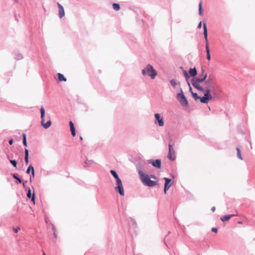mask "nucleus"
I'll return each mask as SVG.
<instances>
[{"label":"nucleus","mask_w":255,"mask_h":255,"mask_svg":"<svg viewBox=\"0 0 255 255\" xmlns=\"http://www.w3.org/2000/svg\"><path fill=\"white\" fill-rule=\"evenodd\" d=\"M117 182V186L115 187V189L116 191H118L119 194L124 196L125 195L124 187L123 186L122 182L121 180H118Z\"/></svg>","instance_id":"nucleus-8"},{"label":"nucleus","mask_w":255,"mask_h":255,"mask_svg":"<svg viewBox=\"0 0 255 255\" xmlns=\"http://www.w3.org/2000/svg\"><path fill=\"white\" fill-rule=\"evenodd\" d=\"M212 231L213 232H215V233H217L218 231V229H217V228H213L212 229Z\"/></svg>","instance_id":"nucleus-33"},{"label":"nucleus","mask_w":255,"mask_h":255,"mask_svg":"<svg viewBox=\"0 0 255 255\" xmlns=\"http://www.w3.org/2000/svg\"><path fill=\"white\" fill-rule=\"evenodd\" d=\"M23 186H25V184H24V183H23Z\"/></svg>","instance_id":"nucleus-40"},{"label":"nucleus","mask_w":255,"mask_h":255,"mask_svg":"<svg viewBox=\"0 0 255 255\" xmlns=\"http://www.w3.org/2000/svg\"><path fill=\"white\" fill-rule=\"evenodd\" d=\"M189 73L191 76L194 77L197 75V70L195 68H190L189 70Z\"/></svg>","instance_id":"nucleus-16"},{"label":"nucleus","mask_w":255,"mask_h":255,"mask_svg":"<svg viewBox=\"0 0 255 255\" xmlns=\"http://www.w3.org/2000/svg\"><path fill=\"white\" fill-rule=\"evenodd\" d=\"M58 80L59 81H66V79L64 77V76L61 73H58Z\"/></svg>","instance_id":"nucleus-20"},{"label":"nucleus","mask_w":255,"mask_h":255,"mask_svg":"<svg viewBox=\"0 0 255 255\" xmlns=\"http://www.w3.org/2000/svg\"><path fill=\"white\" fill-rule=\"evenodd\" d=\"M184 76H185V77L186 78V81H187V84H188V86L190 87V91L191 92L192 91V88L190 87V85L189 82L187 81L188 79L189 78V76L188 73H187V72L185 71H184Z\"/></svg>","instance_id":"nucleus-19"},{"label":"nucleus","mask_w":255,"mask_h":255,"mask_svg":"<svg viewBox=\"0 0 255 255\" xmlns=\"http://www.w3.org/2000/svg\"><path fill=\"white\" fill-rule=\"evenodd\" d=\"M205 93L202 97H201L198 95L197 93L192 92V97L194 98L195 101L200 100V101L202 103L207 104L212 99V93L210 91V90L207 89L204 90Z\"/></svg>","instance_id":"nucleus-2"},{"label":"nucleus","mask_w":255,"mask_h":255,"mask_svg":"<svg viewBox=\"0 0 255 255\" xmlns=\"http://www.w3.org/2000/svg\"><path fill=\"white\" fill-rule=\"evenodd\" d=\"M25 161L26 164L28 163V150L27 149L25 150Z\"/></svg>","instance_id":"nucleus-23"},{"label":"nucleus","mask_w":255,"mask_h":255,"mask_svg":"<svg viewBox=\"0 0 255 255\" xmlns=\"http://www.w3.org/2000/svg\"><path fill=\"white\" fill-rule=\"evenodd\" d=\"M211 210L213 211V212H214L215 210V207H213L211 209Z\"/></svg>","instance_id":"nucleus-37"},{"label":"nucleus","mask_w":255,"mask_h":255,"mask_svg":"<svg viewBox=\"0 0 255 255\" xmlns=\"http://www.w3.org/2000/svg\"><path fill=\"white\" fill-rule=\"evenodd\" d=\"M13 143V139H10L8 141V143Z\"/></svg>","instance_id":"nucleus-35"},{"label":"nucleus","mask_w":255,"mask_h":255,"mask_svg":"<svg viewBox=\"0 0 255 255\" xmlns=\"http://www.w3.org/2000/svg\"><path fill=\"white\" fill-rule=\"evenodd\" d=\"M151 177L152 178L155 179V177L153 175H151Z\"/></svg>","instance_id":"nucleus-38"},{"label":"nucleus","mask_w":255,"mask_h":255,"mask_svg":"<svg viewBox=\"0 0 255 255\" xmlns=\"http://www.w3.org/2000/svg\"><path fill=\"white\" fill-rule=\"evenodd\" d=\"M23 143H26V136L25 133L22 134Z\"/></svg>","instance_id":"nucleus-27"},{"label":"nucleus","mask_w":255,"mask_h":255,"mask_svg":"<svg viewBox=\"0 0 255 255\" xmlns=\"http://www.w3.org/2000/svg\"><path fill=\"white\" fill-rule=\"evenodd\" d=\"M30 171H31L32 176L33 177L34 175V170L33 167L32 165H30L28 167L26 172L27 173H29Z\"/></svg>","instance_id":"nucleus-17"},{"label":"nucleus","mask_w":255,"mask_h":255,"mask_svg":"<svg viewBox=\"0 0 255 255\" xmlns=\"http://www.w3.org/2000/svg\"><path fill=\"white\" fill-rule=\"evenodd\" d=\"M142 73L143 75H147L150 76L152 79H154L157 75L156 71L150 64H148L146 68L142 70Z\"/></svg>","instance_id":"nucleus-4"},{"label":"nucleus","mask_w":255,"mask_h":255,"mask_svg":"<svg viewBox=\"0 0 255 255\" xmlns=\"http://www.w3.org/2000/svg\"><path fill=\"white\" fill-rule=\"evenodd\" d=\"M13 178H15V179H16V180L18 181V182H19V183H21L22 182L21 180L19 177H18L16 176V174H14L13 175Z\"/></svg>","instance_id":"nucleus-26"},{"label":"nucleus","mask_w":255,"mask_h":255,"mask_svg":"<svg viewBox=\"0 0 255 255\" xmlns=\"http://www.w3.org/2000/svg\"><path fill=\"white\" fill-rule=\"evenodd\" d=\"M204 28V36L206 40V50L207 52V59L209 61L210 60V49L208 45V38H207V28L206 23H203Z\"/></svg>","instance_id":"nucleus-6"},{"label":"nucleus","mask_w":255,"mask_h":255,"mask_svg":"<svg viewBox=\"0 0 255 255\" xmlns=\"http://www.w3.org/2000/svg\"><path fill=\"white\" fill-rule=\"evenodd\" d=\"M69 126H70V130L71 131V134H72V136H75L76 135L75 129L74 128V124L72 122H71V121L70 122Z\"/></svg>","instance_id":"nucleus-13"},{"label":"nucleus","mask_w":255,"mask_h":255,"mask_svg":"<svg viewBox=\"0 0 255 255\" xmlns=\"http://www.w3.org/2000/svg\"><path fill=\"white\" fill-rule=\"evenodd\" d=\"M237 156H238V158H240V159H242L240 150L239 149V148H237Z\"/></svg>","instance_id":"nucleus-25"},{"label":"nucleus","mask_w":255,"mask_h":255,"mask_svg":"<svg viewBox=\"0 0 255 255\" xmlns=\"http://www.w3.org/2000/svg\"><path fill=\"white\" fill-rule=\"evenodd\" d=\"M31 201L34 204H35L34 193L33 194V195L31 197Z\"/></svg>","instance_id":"nucleus-32"},{"label":"nucleus","mask_w":255,"mask_h":255,"mask_svg":"<svg viewBox=\"0 0 255 255\" xmlns=\"http://www.w3.org/2000/svg\"><path fill=\"white\" fill-rule=\"evenodd\" d=\"M199 14L201 16H203V15L201 1L200 2L199 4Z\"/></svg>","instance_id":"nucleus-22"},{"label":"nucleus","mask_w":255,"mask_h":255,"mask_svg":"<svg viewBox=\"0 0 255 255\" xmlns=\"http://www.w3.org/2000/svg\"><path fill=\"white\" fill-rule=\"evenodd\" d=\"M113 8L115 10H118L120 9V5L118 3H114L113 4Z\"/></svg>","instance_id":"nucleus-24"},{"label":"nucleus","mask_w":255,"mask_h":255,"mask_svg":"<svg viewBox=\"0 0 255 255\" xmlns=\"http://www.w3.org/2000/svg\"><path fill=\"white\" fill-rule=\"evenodd\" d=\"M110 172L112 174V175L116 178V181H117L118 180H121L115 171L111 170Z\"/></svg>","instance_id":"nucleus-18"},{"label":"nucleus","mask_w":255,"mask_h":255,"mask_svg":"<svg viewBox=\"0 0 255 255\" xmlns=\"http://www.w3.org/2000/svg\"><path fill=\"white\" fill-rule=\"evenodd\" d=\"M80 139H81V140L83 139L82 137H81V136L80 137Z\"/></svg>","instance_id":"nucleus-39"},{"label":"nucleus","mask_w":255,"mask_h":255,"mask_svg":"<svg viewBox=\"0 0 255 255\" xmlns=\"http://www.w3.org/2000/svg\"><path fill=\"white\" fill-rule=\"evenodd\" d=\"M201 26H202V22H201V21H200V22H199V23L198 24V28L200 29V28H201Z\"/></svg>","instance_id":"nucleus-34"},{"label":"nucleus","mask_w":255,"mask_h":255,"mask_svg":"<svg viewBox=\"0 0 255 255\" xmlns=\"http://www.w3.org/2000/svg\"><path fill=\"white\" fill-rule=\"evenodd\" d=\"M164 180L165 181L164 184V191L165 194H166L167 190H168V189L171 185V184L170 183L171 181V180L166 177L164 178Z\"/></svg>","instance_id":"nucleus-10"},{"label":"nucleus","mask_w":255,"mask_h":255,"mask_svg":"<svg viewBox=\"0 0 255 255\" xmlns=\"http://www.w3.org/2000/svg\"><path fill=\"white\" fill-rule=\"evenodd\" d=\"M27 196L29 198H30L32 197L31 193V191H30V189L28 190V192L27 194Z\"/></svg>","instance_id":"nucleus-31"},{"label":"nucleus","mask_w":255,"mask_h":255,"mask_svg":"<svg viewBox=\"0 0 255 255\" xmlns=\"http://www.w3.org/2000/svg\"><path fill=\"white\" fill-rule=\"evenodd\" d=\"M20 227H19L13 228V231L15 233H17L20 230Z\"/></svg>","instance_id":"nucleus-29"},{"label":"nucleus","mask_w":255,"mask_h":255,"mask_svg":"<svg viewBox=\"0 0 255 255\" xmlns=\"http://www.w3.org/2000/svg\"><path fill=\"white\" fill-rule=\"evenodd\" d=\"M94 163L93 160H87L85 161V163H86V164H89V165H90V164H92V163Z\"/></svg>","instance_id":"nucleus-30"},{"label":"nucleus","mask_w":255,"mask_h":255,"mask_svg":"<svg viewBox=\"0 0 255 255\" xmlns=\"http://www.w3.org/2000/svg\"><path fill=\"white\" fill-rule=\"evenodd\" d=\"M152 164L154 167L160 168L161 167V161L159 159H156L152 162Z\"/></svg>","instance_id":"nucleus-14"},{"label":"nucleus","mask_w":255,"mask_h":255,"mask_svg":"<svg viewBox=\"0 0 255 255\" xmlns=\"http://www.w3.org/2000/svg\"><path fill=\"white\" fill-rule=\"evenodd\" d=\"M57 5H58V7L59 8V17L60 18H62L65 15L64 8L59 3H57Z\"/></svg>","instance_id":"nucleus-12"},{"label":"nucleus","mask_w":255,"mask_h":255,"mask_svg":"<svg viewBox=\"0 0 255 255\" xmlns=\"http://www.w3.org/2000/svg\"><path fill=\"white\" fill-rule=\"evenodd\" d=\"M43 255H46L45 253H43Z\"/></svg>","instance_id":"nucleus-41"},{"label":"nucleus","mask_w":255,"mask_h":255,"mask_svg":"<svg viewBox=\"0 0 255 255\" xmlns=\"http://www.w3.org/2000/svg\"><path fill=\"white\" fill-rule=\"evenodd\" d=\"M199 77H202V69L201 70V73L199 74Z\"/></svg>","instance_id":"nucleus-36"},{"label":"nucleus","mask_w":255,"mask_h":255,"mask_svg":"<svg viewBox=\"0 0 255 255\" xmlns=\"http://www.w3.org/2000/svg\"><path fill=\"white\" fill-rule=\"evenodd\" d=\"M138 174L140 179L144 185L149 187H153L156 184V182L151 180L149 176L145 174L141 170H139Z\"/></svg>","instance_id":"nucleus-3"},{"label":"nucleus","mask_w":255,"mask_h":255,"mask_svg":"<svg viewBox=\"0 0 255 255\" xmlns=\"http://www.w3.org/2000/svg\"><path fill=\"white\" fill-rule=\"evenodd\" d=\"M176 156L175 151L171 144L169 146V152L168 154V158L171 160H174L175 159Z\"/></svg>","instance_id":"nucleus-9"},{"label":"nucleus","mask_w":255,"mask_h":255,"mask_svg":"<svg viewBox=\"0 0 255 255\" xmlns=\"http://www.w3.org/2000/svg\"><path fill=\"white\" fill-rule=\"evenodd\" d=\"M155 118L156 121L158 122V125L160 127H162L164 125V121L162 117L159 114H155Z\"/></svg>","instance_id":"nucleus-11"},{"label":"nucleus","mask_w":255,"mask_h":255,"mask_svg":"<svg viewBox=\"0 0 255 255\" xmlns=\"http://www.w3.org/2000/svg\"><path fill=\"white\" fill-rule=\"evenodd\" d=\"M40 114H41V126L45 128H49L51 125V122L50 120L47 121L46 123H45V120H44V117H45V110L43 107H41L40 108Z\"/></svg>","instance_id":"nucleus-5"},{"label":"nucleus","mask_w":255,"mask_h":255,"mask_svg":"<svg viewBox=\"0 0 255 255\" xmlns=\"http://www.w3.org/2000/svg\"><path fill=\"white\" fill-rule=\"evenodd\" d=\"M170 83L174 88H175L177 85H180V82L177 83L174 79L170 80Z\"/></svg>","instance_id":"nucleus-21"},{"label":"nucleus","mask_w":255,"mask_h":255,"mask_svg":"<svg viewBox=\"0 0 255 255\" xmlns=\"http://www.w3.org/2000/svg\"><path fill=\"white\" fill-rule=\"evenodd\" d=\"M207 73H205L204 70L202 69V77L194 78L191 80L192 86L198 91L203 92L207 89L210 90L212 94L214 95L218 91V85L211 79H208Z\"/></svg>","instance_id":"nucleus-1"},{"label":"nucleus","mask_w":255,"mask_h":255,"mask_svg":"<svg viewBox=\"0 0 255 255\" xmlns=\"http://www.w3.org/2000/svg\"><path fill=\"white\" fill-rule=\"evenodd\" d=\"M234 216H235V215H226L221 218V220L223 222H225L229 220L232 217Z\"/></svg>","instance_id":"nucleus-15"},{"label":"nucleus","mask_w":255,"mask_h":255,"mask_svg":"<svg viewBox=\"0 0 255 255\" xmlns=\"http://www.w3.org/2000/svg\"><path fill=\"white\" fill-rule=\"evenodd\" d=\"M177 99L183 106H186L188 105L187 100L183 93L182 89H181L180 93L177 94Z\"/></svg>","instance_id":"nucleus-7"},{"label":"nucleus","mask_w":255,"mask_h":255,"mask_svg":"<svg viewBox=\"0 0 255 255\" xmlns=\"http://www.w3.org/2000/svg\"><path fill=\"white\" fill-rule=\"evenodd\" d=\"M10 162L13 165V166L14 167H16L17 162H16V161L15 160H10Z\"/></svg>","instance_id":"nucleus-28"}]
</instances>
